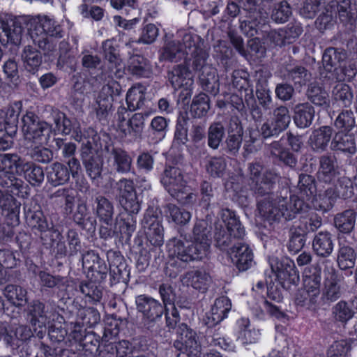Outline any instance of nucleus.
<instances>
[{
	"label": "nucleus",
	"mask_w": 357,
	"mask_h": 357,
	"mask_svg": "<svg viewBox=\"0 0 357 357\" xmlns=\"http://www.w3.org/2000/svg\"><path fill=\"white\" fill-rule=\"evenodd\" d=\"M212 213L205 217L196 213L197 220L190 236V243L178 238L169 239L166 244L167 259L164 268L165 274L176 278L189 262L202 261L209 253L211 242Z\"/></svg>",
	"instance_id": "nucleus-1"
},
{
	"label": "nucleus",
	"mask_w": 357,
	"mask_h": 357,
	"mask_svg": "<svg viewBox=\"0 0 357 357\" xmlns=\"http://www.w3.org/2000/svg\"><path fill=\"white\" fill-rule=\"evenodd\" d=\"M220 220L214 223V241L215 247L225 252L229 261L239 271H245L251 267L253 252L250 246L242 242L234 243L235 240H243L245 229L237 213L228 208L219 213Z\"/></svg>",
	"instance_id": "nucleus-2"
},
{
	"label": "nucleus",
	"mask_w": 357,
	"mask_h": 357,
	"mask_svg": "<svg viewBox=\"0 0 357 357\" xmlns=\"http://www.w3.org/2000/svg\"><path fill=\"white\" fill-rule=\"evenodd\" d=\"M298 187L299 196L291 195L288 188H282L277 203L266 200L258 202L257 209L263 220L272 225L279 222L282 218L285 221L294 219L303 210L305 199L309 200L316 192L315 178L311 175L301 174Z\"/></svg>",
	"instance_id": "nucleus-3"
},
{
	"label": "nucleus",
	"mask_w": 357,
	"mask_h": 357,
	"mask_svg": "<svg viewBox=\"0 0 357 357\" xmlns=\"http://www.w3.org/2000/svg\"><path fill=\"white\" fill-rule=\"evenodd\" d=\"M144 232L139 231L134 238L131 250L135 254L136 267L144 271L149 266L151 258L156 260L161 254L164 243V228L160 211L149 206L142 220Z\"/></svg>",
	"instance_id": "nucleus-4"
},
{
	"label": "nucleus",
	"mask_w": 357,
	"mask_h": 357,
	"mask_svg": "<svg viewBox=\"0 0 357 357\" xmlns=\"http://www.w3.org/2000/svg\"><path fill=\"white\" fill-rule=\"evenodd\" d=\"M0 29L7 37L6 41L15 45L20 44L22 34L26 30L33 41L44 50L49 49L48 36L57 38L63 36L61 26L47 17L40 20L30 19L28 21L16 17H1Z\"/></svg>",
	"instance_id": "nucleus-5"
},
{
	"label": "nucleus",
	"mask_w": 357,
	"mask_h": 357,
	"mask_svg": "<svg viewBox=\"0 0 357 357\" xmlns=\"http://www.w3.org/2000/svg\"><path fill=\"white\" fill-rule=\"evenodd\" d=\"M24 211L26 224L35 234L40 236L43 245L52 250L56 259H62L69 255L68 246L62 241L60 226L54 224L51 217L49 220L39 205L35 204L33 207L24 205Z\"/></svg>",
	"instance_id": "nucleus-6"
},
{
	"label": "nucleus",
	"mask_w": 357,
	"mask_h": 357,
	"mask_svg": "<svg viewBox=\"0 0 357 357\" xmlns=\"http://www.w3.org/2000/svg\"><path fill=\"white\" fill-rule=\"evenodd\" d=\"M186 54L185 63L197 75L202 88L213 95L219 91V79L216 69L207 64L208 53L200 46L202 38L197 35L185 34L183 38Z\"/></svg>",
	"instance_id": "nucleus-7"
},
{
	"label": "nucleus",
	"mask_w": 357,
	"mask_h": 357,
	"mask_svg": "<svg viewBox=\"0 0 357 357\" xmlns=\"http://www.w3.org/2000/svg\"><path fill=\"white\" fill-rule=\"evenodd\" d=\"M82 267L86 271L87 282H82L80 291L87 301L96 303L102 297L103 286L109 273L108 266L104 257L96 250H89L82 256Z\"/></svg>",
	"instance_id": "nucleus-8"
},
{
	"label": "nucleus",
	"mask_w": 357,
	"mask_h": 357,
	"mask_svg": "<svg viewBox=\"0 0 357 357\" xmlns=\"http://www.w3.org/2000/svg\"><path fill=\"white\" fill-rule=\"evenodd\" d=\"M119 202L126 211V217L121 218L117 222L119 241L130 244L132 233L136 229V215L140 210V204L132 180L123 179L119 183Z\"/></svg>",
	"instance_id": "nucleus-9"
},
{
	"label": "nucleus",
	"mask_w": 357,
	"mask_h": 357,
	"mask_svg": "<svg viewBox=\"0 0 357 357\" xmlns=\"http://www.w3.org/2000/svg\"><path fill=\"white\" fill-rule=\"evenodd\" d=\"M261 0H246L243 11L244 17L239 19L240 29L248 38H254L263 32L268 26V13L261 6Z\"/></svg>",
	"instance_id": "nucleus-10"
},
{
	"label": "nucleus",
	"mask_w": 357,
	"mask_h": 357,
	"mask_svg": "<svg viewBox=\"0 0 357 357\" xmlns=\"http://www.w3.org/2000/svg\"><path fill=\"white\" fill-rule=\"evenodd\" d=\"M29 271L36 277L42 292L52 291L56 294L57 298L61 300L70 299L74 296L73 284H70L66 278L59 275H52L47 271L40 270L35 264H30Z\"/></svg>",
	"instance_id": "nucleus-11"
},
{
	"label": "nucleus",
	"mask_w": 357,
	"mask_h": 357,
	"mask_svg": "<svg viewBox=\"0 0 357 357\" xmlns=\"http://www.w3.org/2000/svg\"><path fill=\"white\" fill-rule=\"evenodd\" d=\"M131 112H128L125 105L122 104L118 107L115 118L117 120L116 131L121 139L135 141L142 139L144 128L146 113H135L128 121Z\"/></svg>",
	"instance_id": "nucleus-12"
},
{
	"label": "nucleus",
	"mask_w": 357,
	"mask_h": 357,
	"mask_svg": "<svg viewBox=\"0 0 357 357\" xmlns=\"http://www.w3.org/2000/svg\"><path fill=\"white\" fill-rule=\"evenodd\" d=\"M231 86L240 93H244L245 100L252 119L255 121H260L263 117L261 108L257 105L254 95L253 82L247 70H234L231 74Z\"/></svg>",
	"instance_id": "nucleus-13"
},
{
	"label": "nucleus",
	"mask_w": 357,
	"mask_h": 357,
	"mask_svg": "<svg viewBox=\"0 0 357 357\" xmlns=\"http://www.w3.org/2000/svg\"><path fill=\"white\" fill-rule=\"evenodd\" d=\"M249 169L250 178L255 183V194L261 197L267 195L268 197L264 200L277 203V199L279 198L278 191L276 195H274V190L277 187L278 175L271 171L262 173L264 167L259 163L252 164Z\"/></svg>",
	"instance_id": "nucleus-14"
},
{
	"label": "nucleus",
	"mask_w": 357,
	"mask_h": 357,
	"mask_svg": "<svg viewBox=\"0 0 357 357\" xmlns=\"http://www.w3.org/2000/svg\"><path fill=\"white\" fill-rule=\"evenodd\" d=\"M51 115L55 125L53 129L55 135H71L75 141L91 148V144L95 141L94 137L91 139L88 131L82 132L80 124L76 119L68 118L64 112L58 109H52Z\"/></svg>",
	"instance_id": "nucleus-15"
},
{
	"label": "nucleus",
	"mask_w": 357,
	"mask_h": 357,
	"mask_svg": "<svg viewBox=\"0 0 357 357\" xmlns=\"http://www.w3.org/2000/svg\"><path fill=\"white\" fill-rule=\"evenodd\" d=\"M20 207L21 203L15 198L3 196L0 190V209L5 217L0 226V237L5 241H12L14 238V227L20 224Z\"/></svg>",
	"instance_id": "nucleus-16"
},
{
	"label": "nucleus",
	"mask_w": 357,
	"mask_h": 357,
	"mask_svg": "<svg viewBox=\"0 0 357 357\" xmlns=\"http://www.w3.org/2000/svg\"><path fill=\"white\" fill-rule=\"evenodd\" d=\"M271 271L275 276V280L283 289L289 291L292 287H296L300 282L299 271L291 259L288 257L276 258L271 262Z\"/></svg>",
	"instance_id": "nucleus-17"
},
{
	"label": "nucleus",
	"mask_w": 357,
	"mask_h": 357,
	"mask_svg": "<svg viewBox=\"0 0 357 357\" xmlns=\"http://www.w3.org/2000/svg\"><path fill=\"white\" fill-rule=\"evenodd\" d=\"M135 305L138 317L147 328L161 321L165 308L159 301L149 295L140 294L135 297Z\"/></svg>",
	"instance_id": "nucleus-18"
},
{
	"label": "nucleus",
	"mask_w": 357,
	"mask_h": 357,
	"mask_svg": "<svg viewBox=\"0 0 357 357\" xmlns=\"http://www.w3.org/2000/svg\"><path fill=\"white\" fill-rule=\"evenodd\" d=\"M321 281L302 279V286L295 295V303L308 310H315L321 298Z\"/></svg>",
	"instance_id": "nucleus-19"
},
{
	"label": "nucleus",
	"mask_w": 357,
	"mask_h": 357,
	"mask_svg": "<svg viewBox=\"0 0 357 357\" xmlns=\"http://www.w3.org/2000/svg\"><path fill=\"white\" fill-rule=\"evenodd\" d=\"M109 264V284L111 286L117 283L127 284L130 280V268L126 260L119 250H109L106 252Z\"/></svg>",
	"instance_id": "nucleus-20"
},
{
	"label": "nucleus",
	"mask_w": 357,
	"mask_h": 357,
	"mask_svg": "<svg viewBox=\"0 0 357 357\" xmlns=\"http://www.w3.org/2000/svg\"><path fill=\"white\" fill-rule=\"evenodd\" d=\"M174 347L188 357H195L200 353V344L195 331L186 324L182 323L176 329V340Z\"/></svg>",
	"instance_id": "nucleus-21"
},
{
	"label": "nucleus",
	"mask_w": 357,
	"mask_h": 357,
	"mask_svg": "<svg viewBox=\"0 0 357 357\" xmlns=\"http://www.w3.org/2000/svg\"><path fill=\"white\" fill-rule=\"evenodd\" d=\"M216 106L224 114H241V116L246 114L247 105L245 98H243L241 93L239 95L236 91L219 96L216 101Z\"/></svg>",
	"instance_id": "nucleus-22"
},
{
	"label": "nucleus",
	"mask_w": 357,
	"mask_h": 357,
	"mask_svg": "<svg viewBox=\"0 0 357 357\" xmlns=\"http://www.w3.org/2000/svg\"><path fill=\"white\" fill-rule=\"evenodd\" d=\"M161 183L165 190L172 196H178L186 186L181 169L174 166H167L161 177Z\"/></svg>",
	"instance_id": "nucleus-23"
},
{
	"label": "nucleus",
	"mask_w": 357,
	"mask_h": 357,
	"mask_svg": "<svg viewBox=\"0 0 357 357\" xmlns=\"http://www.w3.org/2000/svg\"><path fill=\"white\" fill-rule=\"evenodd\" d=\"M337 159L335 155L325 154L319 158V166L317 172L319 182L331 184L333 183L339 176Z\"/></svg>",
	"instance_id": "nucleus-24"
},
{
	"label": "nucleus",
	"mask_w": 357,
	"mask_h": 357,
	"mask_svg": "<svg viewBox=\"0 0 357 357\" xmlns=\"http://www.w3.org/2000/svg\"><path fill=\"white\" fill-rule=\"evenodd\" d=\"M82 162L86 172L91 178L92 183L98 187L102 182V172L103 167L102 158L96 153H82Z\"/></svg>",
	"instance_id": "nucleus-25"
},
{
	"label": "nucleus",
	"mask_w": 357,
	"mask_h": 357,
	"mask_svg": "<svg viewBox=\"0 0 357 357\" xmlns=\"http://www.w3.org/2000/svg\"><path fill=\"white\" fill-rule=\"evenodd\" d=\"M103 58L107 61L111 73L117 77L122 76V59L119 53V47L114 40H107L102 43Z\"/></svg>",
	"instance_id": "nucleus-26"
},
{
	"label": "nucleus",
	"mask_w": 357,
	"mask_h": 357,
	"mask_svg": "<svg viewBox=\"0 0 357 357\" xmlns=\"http://www.w3.org/2000/svg\"><path fill=\"white\" fill-rule=\"evenodd\" d=\"M235 335L243 344L255 343L260 337V332L251 324L248 318L241 317L236 320Z\"/></svg>",
	"instance_id": "nucleus-27"
},
{
	"label": "nucleus",
	"mask_w": 357,
	"mask_h": 357,
	"mask_svg": "<svg viewBox=\"0 0 357 357\" xmlns=\"http://www.w3.org/2000/svg\"><path fill=\"white\" fill-rule=\"evenodd\" d=\"M338 17L346 29L353 31L356 29L357 5L351 0H341L337 3Z\"/></svg>",
	"instance_id": "nucleus-28"
},
{
	"label": "nucleus",
	"mask_w": 357,
	"mask_h": 357,
	"mask_svg": "<svg viewBox=\"0 0 357 357\" xmlns=\"http://www.w3.org/2000/svg\"><path fill=\"white\" fill-rule=\"evenodd\" d=\"M335 238L328 231L317 233L312 240V248L314 253L324 258L329 257L333 251Z\"/></svg>",
	"instance_id": "nucleus-29"
},
{
	"label": "nucleus",
	"mask_w": 357,
	"mask_h": 357,
	"mask_svg": "<svg viewBox=\"0 0 357 357\" xmlns=\"http://www.w3.org/2000/svg\"><path fill=\"white\" fill-rule=\"evenodd\" d=\"M169 122V119L162 116H155L145 135L147 142L151 144L161 142L167 135Z\"/></svg>",
	"instance_id": "nucleus-30"
},
{
	"label": "nucleus",
	"mask_w": 357,
	"mask_h": 357,
	"mask_svg": "<svg viewBox=\"0 0 357 357\" xmlns=\"http://www.w3.org/2000/svg\"><path fill=\"white\" fill-rule=\"evenodd\" d=\"M93 209L99 222L106 225H112L114 208L111 201L102 195L96 197L93 203Z\"/></svg>",
	"instance_id": "nucleus-31"
},
{
	"label": "nucleus",
	"mask_w": 357,
	"mask_h": 357,
	"mask_svg": "<svg viewBox=\"0 0 357 357\" xmlns=\"http://www.w3.org/2000/svg\"><path fill=\"white\" fill-rule=\"evenodd\" d=\"M73 221L82 230H85L88 238L96 231V220L92 217L86 203H79L73 216Z\"/></svg>",
	"instance_id": "nucleus-32"
},
{
	"label": "nucleus",
	"mask_w": 357,
	"mask_h": 357,
	"mask_svg": "<svg viewBox=\"0 0 357 357\" xmlns=\"http://www.w3.org/2000/svg\"><path fill=\"white\" fill-rule=\"evenodd\" d=\"M331 147L337 154L343 153L348 157L354 155L357 150L354 135L344 132L335 134Z\"/></svg>",
	"instance_id": "nucleus-33"
},
{
	"label": "nucleus",
	"mask_w": 357,
	"mask_h": 357,
	"mask_svg": "<svg viewBox=\"0 0 357 357\" xmlns=\"http://www.w3.org/2000/svg\"><path fill=\"white\" fill-rule=\"evenodd\" d=\"M303 31L301 24L289 23L284 29L272 33L271 38L275 45L282 47L286 44L293 43L301 35Z\"/></svg>",
	"instance_id": "nucleus-34"
},
{
	"label": "nucleus",
	"mask_w": 357,
	"mask_h": 357,
	"mask_svg": "<svg viewBox=\"0 0 357 357\" xmlns=\"http://www.w3.org/2000/svg\"><path fill=\"white\" fill-rule=\"evenodd\" d=\"M84 337L83 342L75 351L79 354V357H100V336L90 331Z\"/></svg>",
	"instance_id": "nucleus-35"
},
{
	"label": "nucleus",
	"mask_w": 357,
	"mask_h": 357,
	"mask_svg": "<svg viewBox=\"0 0 357 357\" xmlns=\"http://www.w3.org/2000/svg\"><path fill=\"white\" fill-rule=\"evenodd\" d=\"M72 174L73 172L70 167L56 162L47 169V179L51 185L56 187L67 183L70 181Z\"/></svg>",
	"instance_id": "nucleus-36"
},
{
	"label": "nucleus",
	"mask_w": 357,
	"mask_h": 357,
	"mask_svg": "<svg viewBox=\"0 0 357 357\" xmlns=\"http://www.w3.org/2000/svg\"><path fill=\"white\" fill-rule=\"evenodd\" d=\"M77 310L76 321L86 328H93L100 321V314L98 310L93 307H82L76 299L73 302Z\"/></svg>",
	"instance_id": "nucleus-37"
},
{
	"label": "nucleus",
	"mask_w": 357,
	"mask_h": 357,
	"mask_svg": "<svg viewBox=\"0 0 357 357\" xmlns=\"http://www.w3.org/2000/svg\"><path fill=\"white\" fill-rule=\"evenodd\" d=\"M293 112V120L297 128H307L312 125L315 110L310 103H298L294 107Z\"/></svg>",
	"instance_id": "nucleus-38"
},
{
	"label": "nucleus",
	"mask_w": 357,
	"mask_h": 357,
	"mask_svg": "<svg viewBox=\"0 0 357 357\" xmlns=\"http://www.w3.org/2000/svg\"><path fill=\"white\" fill-rule=\"evenodd\" d=\"M256 102L257 105L261 108L263 114L269 110L272 106L273 100L271 91L268 87V82L266 77H263L259 74L256 82Z\"/></svg>",
	"instance_id": "nucleus-39"
},
{
	"label": "nucleus",
	"mask_w": 357,
	"mask_h": 357,
	"mask_svg": "<svg viewBox=\"0 0 357 357\" xmlns=\"http://www.w3.org/2000/svg\"><path fill=\"white\" fill-rule=\"evenodd\" d=\"M347 59V52L343 49L330 47L326 48L322 55V63L327 72H333L342 67L341 63Z\"/></svg>",
	"instance_id": "nucleus-40"
},
{
	"label": "nucleus",
	"mask_w": 357,
	"mask_h": 357,
	"mask_svg": "<svg viewBox=\"0 0 357 357\" xmlns=\"http://www.w3.org/2000/svg\"><path fill=\"white\" fill-rule=\"evenodd\" d=\"M50 313L45 310V305L39 301H33L29 306V315L30 316V322L36 330V327L39 328H46V325L50 322Z\"/></svg>",
	"instance_id": "nucleus-41"
},
{
	"label": "nucleus",
	"mask_w": 357,
	"mask_h": 357,
	"mask_svg": "<svg viewBox=\"0 0 357 357\" xmlns=\"http://www.w3.org/2000/svg\"><path fill=\"white\" fill-rule=\"evenodd\" d=\"M24 182L22 179L16 177L13 172L2 171L0 173V186L5 190L6 194L2 192L3 196L13 197L20 196L22 193ZM3 192L1 190H0Z\"/></svg>",
	"instance_id": "nucleus-42"
},
{
	"label": "nucleus",
	"mask_w": 357,
	"mask_h": 357,
	"mask_svg": "<svg viewBox=\"0 0 357 357\" xmlns=\"http://www.w3.org/2000/svg\"><path fill=\"white\" fill-rule=\"evenodd\" d=\"M271 153L275 164L282 167H294L297 158L289 150L283 148L280 142L274 141L271 144Z\"/></svg>",
	"instance_id": "nucleus-43"
},
{
	"label": "nucleus",
	"mask_w": 357,
	"mask_h": 357,
	"mask_svg": "<svg viewBox=\"0 0 357 357\" xmlns=\"http://www.w3.org/2000/svg\"><path fill=\"white\" fill-rule=\"evenodd\" d=\"M336 181L337 183L333 189L337 197L351 202H357V183L347 176L338 178Z\"/></svg>",
	"instance_id": "nucleus-44"
},
{
	"label": "nucleus",
	"mask_w": 357,
	"mask_h": 357,
	"mask_svg": "<svg viewBox=\"0 0 357 357\" xmlns=\"http://www.w3.org/2000/svg\"><path fill=\"white\" fill-rule=\"evenodd\" d=\"M356 217L357 213L355 210L346 209L335 215L334 225L339 232L349 234L354 229Z\"/></svg>",
	"instance_id": "nucleus-45"
},
{
	"label": "nucleus",
	"mask_w": 357,
	"mask_h": 357,
	"mask_svg": "<svg viewBox=\"0 0 357 357\" xmlns=\"http://www.w3.org/2000/svg\"><path fill=\"white\" fill-rule=\"evenodd\" d=\"M22 59L25 70L31 74H35L39 70L41 66L43 56L40 51L28 45L26 46L23 50Z\"/></svg>",
	"instance_id": "nucleus-46"
},
{
	"label": "nucleus",
	"mask_w": 357,
	"mask_h": 357,
	"mask_svg": "<svg viewBox=\"0 0 357 357\" xmlns=\"http://www.w3.org/2000/svg\"><path fill=\"white\" fill-rule=\"evenodd\" d=\"M114 169L120 174H127L134 170L132 158L126 150L121 148H114L112 151Z\"/></svg>",
	"instance_id": "nucleus-47"
},
{
	"label": "nucleus",
	"mask_w": 357,
	"mask_h": 357,
	"mask_svg": "<svg viewBox=\"0 0 357 357\" xmlns=\"http://www.w3.org/2000/svg\"><path fill=\"white\" fill-rule=\"evenodd\" d=\"M333 105H337L342 107H348L353 100V91L349 85L339 82L332 91Z\"/></svg>",
	"instance_id": "nucleus-48"
},
{
	"label": "nucleus",
	"mask_w": 357,
	"mask_h": 357,
	"mask_svg": "<svg viewBox=\"0 0 357 357\" xmlns=\"http://www.w3.org/2000/svg\"><path fill=\"white\" fill-rule=\"evenodd\" d=\"M127 322L126 318H122L116 314L108 315L104 319L103 338L106 341L116 337L120 333L121 327Z\"/></svg>",
	"instance_id": "nucleus-49"
},
{
	"label": "nucleus",
	"mask_w": 357,
	"mask_h": 357,
	"mask_svg": "<svg viewBox=\"0 0 357 357\" xmlns=\"http://www.w3.org/2000/svg\"><path fill=\"white\" fill-rule=\"evenodd\" d=\"M201 199L195 209L197 213H202L205 217L210 216L211 210V199L213 197L212 184L206 181L202 182L200 185Z\"/></svg>",
	"instance_id": "nucleus-50"
},
{
	"label": "nucleus",
	"mask_w": 357,
	"mask_h": 357,
	"mask_svg": "<svg viewBox=\"0 0 357 357\" xmlns=\"http://www.w3.org/2000/svg\"><path fill=\"white\" fill-rule=\"evenodd\" d=\"M33 336V333L26 326H20L13 328L12 340L9 347L17 352H22L27 345V341Z\"/></svg>",
	"instance_id": "nucleus-51"
},
{
	"label": "nucleus",
	"mask_w": 357,
	"mask_h": 357,
	"mask_svg": "<svg viewBox=\"0 0 357 357\" xmlns=\"http://www.w3.org/2000/svg\"><path fill=\"white\" fill-rule=\"evenodd\" d=\"M53 132L52 126L45 121L40 122L26 138L38 145L48 144Z\"/></svg>",
	"instance_id": "nucleus-52"
},
{
	"label": "nucleus",
	"mask_w": 357,
	"mask_h": 357,
	"mask_svg": "<svg viewBox=\"0 0 357 357\" xmlns=\"http://www.w3.org/2000/svg\"><path fill=\"white\" fill-rule=\"evenodd\" d=\"M324 285L320 300L322 299L325 303L334 302L341 297V287L336 275L333 274L330 278H326L324 282Z\"/></svg>",
	"instance_id": "nucleus-53"
},
{
	"label": "nucleus",
	"mask_w": 357,
	"mask_h": 357,
	"mask_svg": "<svg viewBox=\"0 0 357 357\" xmlns=\"http://www.w3.org/2000/svg\"><path fill=\"white\" fill-rule=\"evenodd\" d=\"M3 294L7 301L14 306H24L28 301L26 289L16 284H8L6 286Z\"/></svg>",
	"instance_id": "nucleus-54"
},
{
	"label": "nucleus",
	"mask_w": 357,
	"mask_h": 357,
	"mask_svg": "<svg viewBox=\"0 0 357 357\" xmlns=\"http://www.w3.org/2000/svg\"><path fill=\"white\" fill-rule=\"evenodd\" d=\"M287 79L296 90H300L310 81L311 73L305 67L296 66L287 70Z\"/></svg>",
	"instance_id": "nucleus-55"
},
{
	"label": "nucleus",
	"mask_w": 357,
	"mask_h": 357,
	"mask_svg": "<svg viewBox=\"0 0 357 357\" xmlns=\"http://www.w3.org/2000/svg\"><path fill=\"white\" fill-rule=\"evenodd\" d=\"M22 174L26 181L33 186H40L44 181L45 174L43 169L32 162L24 163Z\"/></svg>",
	"instance_id": "nucleus-56"
},
{
	"label": "nucleus",
	"mask_w": 357,
	"mask_h": 357,
	"mask_svg": "<svg viewBox=\"0 0 357 357\" xmlns=\"http://www.w3.org/2000/svg\"><path fill=\"white\" fill-rule=\"evenodd\" d=\"M337 198L333 188H328L323 193L316 195L313 205L318 211H321L323 213L328 212L333 207Z\"/></svg>",
	"instance_id": "nucleus-57"
},
{
	"label": "nucleus",
	"mask_w": 357,
	"mask_h": 357,
	"mask_svg": "<svg viewBox=\"0 0 357 357\" xmlns=\"http://www.w3.org/2000/svg\"><path fill=\"white\" fill-rule=\"evenodd\" d=\"M333 134L330 126H322L313 132L310 138L311 146L316 151H324L328 146Z\"/></svg>",
	"instance_id": "nucleus-58"
},
{
	"label": "nucleus",
	"mask_w": 357,
	"mask_h": 357,
	"mask_svg": "<svg viewBox=\"0 0 357 357\" xmlns=\"http://www.w3.org/2000/svg\"><path fill=\"white\" fill-rule=\"evenodd\" d=\"M165 212L168 221L178 225H185L191 218L189 211L173 204H167Z\"/></svg>",
	"instance_id": "nucleus-59"
},
{
	"label": "nucleus",
	"mask_w": 357,
	"mask_h": 357,
	"mask_svg": "<svg viewBox=\"0 0 357 357\" xmlns=\"http://www.w3.org/2000/svg\"><path fill=\"white\" fill-rule=\"evenodd\" d=\"M356 252L350 245H340L338 250L337 262L342 270L353 268L356 264Z\"/></svg>",
	"instance_id": "nucleus-60"
},
{
	"label": "nucleus",
	"mask_w": 357,
	"mask_h": 357,
	"mask_svg": "<svg viewBox=\"0 0 357 357\" xmlns=\"http://www.w3.org/2000/svg\"><path fill=\"white\" fill-rule=\"evenodd\" d=\"M210 109V98L204 93L196 95L190 107V112L193 118L205 116Z\"/></svg>",
	"instance_id": "nucleus-61"
},
{
	"label": "nucleus",
	"mask_w": 357,
	"mask_h": 357,
	"mask_svg": "<svg viewBox=\"0 0 357 357\" xmlns=\"http://www.w3.org/2000/svg\"><path fill=\"white\" fill-rule=\"evenodd\" d=\"M3 165V171L6 172H13L15 175L22 174V169L24 160L17 153H4L1 154Z\"/></svg>",
	"instance_id": "nucleus-62"
},
{
	"label": "nucleus",
	"mask_w": 357,
	"mask_h": 357,
	"mask_svg": "<svg viewBox=\"0 0 357 357\" xmlns=\"http://www.w3.org/2000/svg\"><path fill=\"white\" fill-rule=\"evenodd\" d=\"M355 312L349 302L342 300L337 303L332 308V314L335 321L343 324H347L351 319Z\"/></svg>",
	"instance_id": "nucleus-63"
},
{
	"label": "nucleus",
	"mask_w": 357,
	"mask_h": 357,
	"mask_svg": "<svg viewBox=\"0 0 357 357\" xmlns=\"http://www.w3.org/2000/svg\"><path fill=\"white\" fill-rule=\"evenodd\" d=\"M149 60L142 55L135 54L129 59L128 70L131 75L139 77L148 76L149 70L147 68Z\"/></svg>",
	"instance_id": "nucleus-64"
}]
</instances>
